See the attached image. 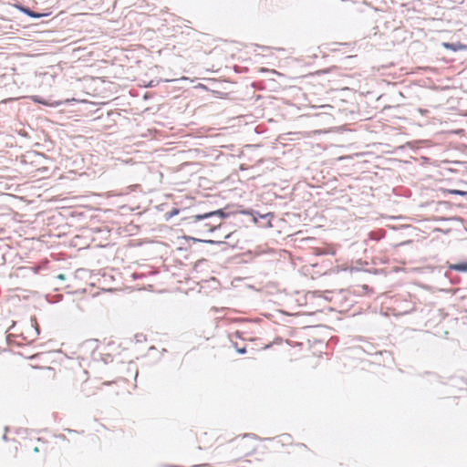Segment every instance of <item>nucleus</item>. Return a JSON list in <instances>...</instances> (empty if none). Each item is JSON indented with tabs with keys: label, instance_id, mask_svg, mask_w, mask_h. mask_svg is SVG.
I'll list each match as a JSON object with an SVG mask.
<instances>
[{
	"label": "nucleus",
	"instance_id": "f257e3e1",
	"mask_svg": "<svg viewBox=\"0 0 467 467\" xmlns=\"http://www.w3.org/2000/svg\"><path fill=\"white\" fill-rule=\"evenodd\" d=\"M227 214L223 210L198 214L191 217L190 223L192 229L199 234H206L213 232L217 227H221V221H214L215 217L220 219L225 218Z\"/></svg>",
	"mask_w": 467,
	"mask_h": 467
},
{
	"label": "nucleus",
	"instance_id": "f03ea898",
	"mask_svg": "<svg viewBox=\"0 0 467 467\" xmlns=\"http://www.w3.org/2000/svg\"><path fill=\"white\" fill-rule=\"evenodd\" d=\"M259 440L252 435L235 438L231 441L230 450L237 459L253 455L258 448Z\"/></svg>",
	"mask_w": 467,
	"mask_h": 467
},
{
	"label": "nucleus",
	"instance_id": "7ed1b4c3",
	"mask_svg": "<svg viewBox=\"0 0 467 467\" xmlns=\"http://www.w3.org/2000/svg\"><path fill=\"white\" fill-rule=\"evenodd\" d=\"M39 335V327L36 317H32L28 322L22 326L21 336L28 343L36 340Z\"/></svg>",
	"mask_w": 467,
	"mask_h": 467
},
{
	"label": "nucleus",
	"instance_id": "20e7f679",
	"mask_svg": "<svg viewBox=\"0 0 467 467\" xmlns=\"http://www.w3.org/2000/svg\"><path fill=\"white\" fill-rule=\"evenodd\" d=\"M220 435H218L214 431H201L200 433L197 434L198 448L200 450L213 448L216 445V442L218 441Z\"/></svg>",
	"mask_w": 467,
	"mask_h": 467
},
{
	"label": "nucleus",
	"instance_id": "39448f33",
	"mask_svg": "<svg viewBox=\"0 0 467 467\" xmlns=\"http://www.w3.org/2000/svg\"><path fill=\"white\" fill-rule=\"evenodd\" d=\"M451 269L461 271V272H466L467 271V263L463 264H456L450 266Z\"/></svg>",
	"mask_w": 467,
	"mask_h": 467
},
{
	"label": "nucleus",
	"instance_id": "423d86ee",
	"mask_svg": "<svg viewBox=\"0 0 467 467\" xmlns=\"http://www.w3.org/2000/svg\"><path fill=\"white\" fill-rule=\"evenodd\" d=\"M33 100L37 102V103H40V104H43V105H47V106H58L60 103L59 102H55V103H47L46 101L40 99L38 97H33Z\"/></svg>",
	"mask_w": 467,
	"mask_h": 467
},
{
	"label": "nucleus",
	"instance_id": "0eeeda50",
	"mask_svg": "<svg viewBox=\"0 0 467 467\" xmlns=\"http://www.w3.org/2000/svg\"><path fill=\"white\" fill-rule=\"evenodd\" d=\"M443 47L445 48H447V49H451V50H453V51H456V50L463 47V46H456V45L451 44V43H444Z\"/></svg>",
	"mask_w": 467,
	"mask_h": 467
},
{
	"label": "nucleus",
	"instance_id": "6e6552de",
	"mask_svg": "<svg viewBox=\"0 0 467 467\" xmlns=\"http://www.w3.org/2000/svg\"><path fill=\"white\" fill-rule=\"evenodd\" d=\"M191 240L194 241V242H206V243H210V244H221L223 243L222 241H213V240H202V239H196V238H190Z\"/></svg>",
	"mask_w": 467,
	"mask_h": 467
},
{
	"label": "nucleus",
	"instance_id": "1a4fd4ad",
	"mask_svg": "<svg viewBox=\"0 0 467 467\" xmlns=\"http://www.w3.org/2000/svg\"><path fill=\"white\" fill-rule=\"evenodd\" d=\"M26 14H27L30 17L39 18V17L43 16V15H42V14H36V13H35V12H33V11L26 10Z\"/></svg>",
	"mask_w": 467,
	"mask_h": 467
},
{
	"label": "nucleus",
	"instance_id": "9d476101",
	"mask_svg": "<svg viewBox=\"0 0 467 467\" xmlns=\"http://www.w3.org/2000/svg\"><path fill=\"white\" fill-rule=\"evenodd\" d=\"M449 192L451 193V194L462 195V196L467 194L466 192L460 191V190H450Z\"/></svg>",
	"mask_w": 467,
	"mask_h": 467
},
{
	"label": "nucleus",
	"instance_id": "9b49d317",
	"mask_svg": "<svg viewBox=\"0 0 467 467\" xmlns=\"http://www.w3.org/2000/svg\"><path fill=\"white\" fill-rule=\"evenodd\" d=\"M178 212H179L178 210H174V211H172L171 213V215H173V214H177V213H178Z\"/></svg>",
	"mask_w": 467,
	"mask_h": 467
},
{
	"label": "nucleus",
	"instance_id": "f8f14e48",
	"mask_svg": "<svg viewBox=\"0 0 467 467\" xmlns=\"http://www.w3.org/2000/svg\"><path fill=\"white\" fill-rule=\"evenodd\" d=\"M238 352H240V353H245V349H244V348L238 349Z\"/></svg>",
	"mask_w": 467,
	"mask_h": 467
},
{
	"label": "nucleus",
	"instance_id": "ddd939ff",
	"mask_svg": "<svg viewBox=\"0 0 467 467\" xmlns=\"http://www.w3.org/2000/svg\"><path fill=\"white\" fill-rule=\"evenodd\" d=\"M58 437L61 438L62 440H66L65 435H59Z\"/></svg>",
	"mask_w": 467,
	"mask_h": 467
},
{
	"label": "nucleus",
	"instance_id": "4468645a",
	"mask_svg": "<svg viewBox=\"0 0 467 467\" xmlns=\"http://www.w3.org/2000/svg\"><path fill=\"white\" fill-rule=\"evenodd\" d=\"M58 278H60V279H64L65 277H64V275H58Z\"/></svg>",
	"mask_w": 467,
	"mask_h": 467
},
{
	"label": "nucleus",
	"instance_id": "2eb2a0df",
	"mask_svg": "<svg viewBox=\"0 0 467 467\" xmlns=\"http://www.w3.org/2000/svg\"><path fill=\"white\" fill-rule=\"evenodd\" d=\"M231 235V233L227 234L224 238H228Z\"/></svg>",
	"mask_w": 467,
	"mask_h": 467
},
{
	"label": "nucleus",
	"instance_id": "dca6fc26",
	"mask_svg": "<svg viewBox=\"0 0 467 467\" xmlns=\"http://www.w3.org/2000/svg\"><path fill=\"white\" fill-rule=\"evenodd\" d=\"M68 432H76L75 431H72V430H67Z\"/></svg>",
	"mask_w": 467,
	"mask_h": 467
}]
</instances>
